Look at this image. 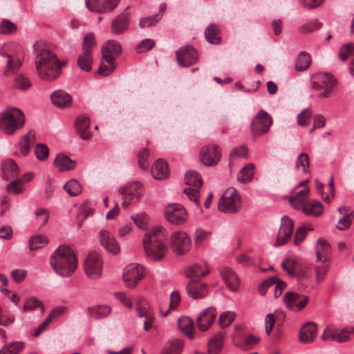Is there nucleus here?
<instances>
[{"label":"nucleus","mask_w":354,"mask_h":354,"mask_svg":"<svg viewBox=\"0 0 354 354\" xmlns=\"http://www.w3.org/2000/svg\"><path fill=\"white\" fill-rule=\"evenodd\" d=\"M35 68L38 76L45 81H53L62 72V68L66 62L58 60L56 55L48 49L37 50L35 55Z\"/></svg>","instance_id":"1"},{"label":"nucleus","mask_w":354,"mask_h":354,"mask_svg":"<svg viewBox=\"0 0 354 354\" xmlns=\"http://www.w3.org/2000/svg\"><path fill=\"white\" fill-rule=\"evenodd\" d=\"M54 271L62 277L72 275L77 269V259L73 250L68 246L58 247L50 259Z\"/></svg>","instance_id":"2"},{"label":"nucleus","mask_w":354,"mask_h":354,"mask_svg":"<svg viewBox=\"0 0 354 354\" xmlns=\"http://www.w3.org/2000/svg\"><path fill=\"white\" fill-rule=\"evenodd\" d=\"M24 123L25 116L19 109L10 108L0 115V129H3L8 134H12L21 128Z\"/></svg>","instance_id":"3"},{"label":"nucleus","mask_w":354,"mask_h":354,"mask_svg":"<svg viewBox=\"0 0 354 354\" xmlns=\"http://www.w3.org/2000/svg\"><path fill=\"white\" fill-rule=\"evenodd\" d=\"M95 37L92 32L86 35L82 44V52L78 56L77 65L84 71H90L93 65V48L95 46Z\"/></svg>","instance_id":"4"},{"label":"nucleus","mask_w":354,"mask_h":354,"mask_svg":"<svg viewBox=\"0 0 354 354\" xmlns=\"http://www.w3.org/2000/svg\"><path fill=\"white\" fill-rule=\"evenodd\" d=\"M218 207L223 212H237L241 208V198L237 190L234 187L227 189L218 202Z\"/></svg>","instance_id":"5"},{"label":"nucleus","mask_w":354,"mask_h":354,"mask_svg":"<svg viewBox=\"0 0 354 354\" xmlns=\"http://www.w3.org/2000/svg\"><path fill=\"white\" fill-rule=\"evenodd\" d=\"M185 183L189 187L185 188L183 192L190 201L199 206V189L203 183L201 176L196 171H188L185 175Z\"/></svg>","instance_id":"6"},{"label":"nucleus","mask_w":354,"mask_h":354,"mask_svg":"<svg viewBox=\"0 0 354 354\" xmlns=\"http://www.w3.org/2000/svg\"><path fill=\"white\" fill-rule=\"evenodd\" d=\"M142 185L138 181L121 187L119 193L122 196V207L126 208L129 205L139 201L142 195Z\"/></svg>","instance_id":"7"},{"label":"nucleus","mask_w":354,"mask_h":354,"mask_svg":"<svg viewBox=\"0 0 354 354\" xmlns=\"http://www.w3.org/2000/svg\"><path fill=\"white\" fill-rule=\"evenodd\" d=\"M12 44H4L0 48V55L7 58L6 68L3 72L5 76H10L16 73L21 66L24 59L17 55L12 54Z\"/></svg>","instance_id":"8"},{"label":"nucleus","mask_w":354,"mask_h":354,"mask_svg":"<svg viewBox=\"0 0 354 354\" xmlns=\"http://www.w3.org/2000/svg\"><path fill=\"white\" fill-rule=\"evenodd\" d=\"M165 217L172 225L180 226L188 221L186 209L180 204H169L165 209Z\"/></svg>","instance_id":"9"},{"label":"nucleus","mask_w":354,"mask_h":354,"mask_svg":"<svg viewBox=\"0 0 354 354\" xmlns=\"http://www.w3.org/2000/svg\"><path fill=\"white\" fill-rule=\"evenodd\" d=\"M170 241L173 251L178 255L185 254L191 249V239L185 232H174L170 236Z\"/></svg>","instance_id":"10"},{"label":"nucleus","mask_w":354,"mask_h":354,"mask_svg":"<svg viewBox=\"0 0 354 354\" xmlns=\"http://www.w3.org/2000/svg\"><path fill=\"white\" fill-rule=\"evenodd\" d=\"M272 123L271 116L263 110H261L251 122V131L254 137L266 133Z\"/></svg>","instance_id":"11"},{"label":"nucleus","mask_w":354,"mask_h":354,"mask_svg":"<svg viewBox=\"0 0 354 354\" xmlns=\"http://www.w3.org/2000/svg\"><path fill=\"white\" fill-rule=\"evenodd\" d=\"M102 262L100 255L96 252H91L84 261V270L86 275L93 279L99 278L102 274Z\"/></svg>","instance_id":"12"},{"label":"nucleus","mask_w":354,"mask_h":354,"mask_svg":"<svg viewBox=\"0 0 354 354\" xmlns=\"http://www.w3.org/2000/svg\"><path fill=\"white\" fill-rule=\"evenodd\" d=\"M144 268L138 263L127 266L123 272V279L129 288L134 287L144 277Z\"/></svg>","instance_id":"13"},{"label":"nucleus","mask_w":354,"mask_h":354,"mask_svg":"<svg viewBox=\"0 0 354 354\" xmlns=\"http://www.w3.org/2000/svg\"><path fill=\"white\" fill-rule=\"evenodd\" d=\"M293 228V221L287 216H283L278 235L274 242V246H279L286 243L291 237Z\"/></svg>","instance_id":"14"},{"label":"nucleus","mask_w":354,"mask_h":354,"mask_svg":"<svg viewBox=\"0 0 354 354\" xmlns=\"http://www.w3.org/2000/svg\"><path fill=\"white\" fill-rule=\"evenodd\" d=\"M169 234L166 229L156 226V261L164 258L169 250Z\"/></svg>","instance_id":"15"},{"label":"nucleus","mask_w":354,"mask_h":354,"mask_svg":"<svg viewBox=\"0 0 354 354\" xmlns=\"http://www.w3.org/2000/svg\"><path fill=\"white\" fill-rule=\"evenodd\" d=\"M98 239L101 245L108 252L113 254H118L120 253V245L109 231L106 230H100L99 232Z\"/></svg>","instance_id":"16"},{"label":"nucleus","mask_w":354,"mask_h":354,"mask_svg":"<svg viewBox=\"0 0 354 354\" xmlns=\"http://www.w3.org/2000/svg\"><path fill=\"white\" fill-rule=\"evenodd\" d=\"M176 54L177 61L182 66L194 64L197 62L198 59L197 51L189 45L178 50L176 51Z\"/></svg>","instance_id":"17"},{"label":"nucleus","mask_w":354,"mask_h":354,"mask_svg":"<svg viewBox=\"0 0 354 354\" xmlns=\"http://www.w3.org/2000/svg\"><path fill=\"white\" fill-rule=\"evenodd\" d=\"M283 301L289 310H292L295 305L297 310H301L308 303L309 298L296 292H288L283 296Z\"/></svg>","instance_id":"18"},{"label":"nucleus","mask_w":354,"mask_h":354,"mask_svg":"<svg viewBox=\"0 0 354 354\" xmlns=\"http://www.w3.org/2000/svg\"><path fill=\"white\" fill-rule=\"evenodd\" d=\"M331 86H336L337 82L335 77L329 73H317L312 75L311 86L316 90H322Z\"/></svg>","instance_id":"19"},{"label":"nucleus","mask_w":354,"mask_h":354,"mask_svg":"<svg viewBox=\"0 0 354 354\" xmlns=\"http://www.w3.org/2000/svg\"><path fill=\"white\" fill-rule=\"evenodd\" d=\"M317 335V326L314 322H307L299 330V340L304 344L313 342Z\"/></svg>","instance_id":"20"},{"label":"nucleus","mask_w":354,"mask_h":354,"mask_svg":"<svg viewBox=\"0 0 354 354\" xmlns=\"http://www.w3.org/2000/svg\"><path fill=\"white\" fill-rule=\"evenodd\" d=\"M130 6H127L124 11L118 15L111 24L112 31L115 34H122L125 32L129 27Z\"/></svg>","instance_id":"21"},{"label":"nucleus","mask_w":354,"mask_h":354,"mask_svg":"<svg viewBox=\"0 0 354 354\" xmlns=\"http://www.w3.org/2000/svg\"><path fill=\"white\" fill-rule=\"evenodd\" d=\"M216 318V310L214 308H208L203 310L196 320L198 328L201 331L207 330Z\"/></svg>","instance_id":"22"},{"label":"nucleus","mask_w":354,"mask_h":354,"mask_svg":"<svg viewBox=\"0 0 354 354\" xmlns=\"http://www.w3.org/2000/svg\"><path fill=\"white\" fill-rule=\"evenodd\" d=\"M75 128L76 132L82 140H88L91 138L90 120L87 116L80 115L75 122Z\"/></svg>","instance_id":"23"},{"label":"nucleus","mask_w":354,"mask_h":354,"mask_svg":"<svg viewBox=\"0 0 354 354\" xmlns=\"http://www.w3.org/2000/svg\"><path fill=\"white\" fill-rule=\"evenodd\" d=\"M186 291L191 297L199 299L207 294L208 286L207 283L199 282L198 280H191L186 287Z\"/></svg>","instance_id":"24"},{"label":"nucleus","mask_w":354,"mask_h":354,"mask_svg":"<svg viewBox=\"0 0 354 354\" xmlns=\"http://www.w3.org/2000/svg\"><path fill=\"white\" fill-rule=\"evenodd\" d=\"M220 274L226 286L230 290L235 292L238 290L239 287V280L231 268L224 267L221 269Z\"/></svg>","instance_id":"25"},{"label":"nucleus","mask_w":354,"mask_h":354,"mask_svg":"<svg viewBox=\"0 0 354 354\" xmlns=\"http://www.w3.org/2000/svg\"><path fill=\"white\" fill-rule=\"evenodd\" d=\"M315 248L317 261L325 263L329 259L331 248L326 240L322 238L319 239L317 241Z\"/></svg>","instance_id":"26"},{"label":"nucleus","mask_w":354,"mask_h":354,"mask_svg":"<svg viewBox=\"0 0 354 354\" xmlns=\"http://www.w3.org/2000/svg\"><path fill=\"white\" fill-rule=\"evenodd\" d=\"M122 52V46L120 43L115 40L108 41L102 48L103 57H106L109 60L118 57Z\"/></svg>","instance_id":"27"},{"label":"nucleus","mask_w":354,"mask_h":354,"mask_svg":"<svg viewBox=\"0 0 354 354\" xmlns=\"http://www.w3.org/2000/svg\"><path fill=\"white\" fill-rule=\"evenodd\" d=\"M184 342L180 339H173L167 341L160 351V354H181Z\"/></svg>","instance_id":"28"},{"label":"nucleus","mask_w":354,"mask_h":354,"mask_svg":"<svg viewBox=\"0 0 354 354\" xmlns=\"http://www.w3.org/2000/svg\"><path fill=\"white\" fill-rule=\"evenodd\" d=\"M136 309L139 317H145L146 320L144 323L145 330H149L153 325V318L149 316L147 309V302L145 300H139L136 305Z\"/></svg>","instance_id":"29"},{"label":"nucleus","mask_w":354,"mask_h":354,"mask_svg":"<svg viewBox=\"0 0 354 354\" xmlns=\"http://www.w3.org/2000/svg\"><path fill=\"white\" fill-rule=\"evenodd\" d=\"M50 99L55 106L61 108L69 106L72 102L71 96L62 90L53 92L50 95Z\"/></svg>","instance_id":"30"},{"label":"nucleus","mask_w":354,"mask_h":354,"mask_svg":"<svg viewBox=\"0 0 354 354\" xmlns=\"http://www.w3.org/2000/svg\"><path fill=\"white\" fill-rule=\"evenodd\" d=\"M1 170L2 178L8 180L18 174L19 167L13 160L9 158L1 164Z\"/></svg>","instance_id":"31"},{"label":"nucleus","mask_w":354,"mask_h":354,"mask_svg":"<svg viewBox=\"0 0 354 354\" xmlns=\"http://www.w3.org/2000/svg\"><path fill=\"white\" fill-rule=\"evenodd\" d=\"M179 330L189 339L194 337V324L188 317H181L178 320Z\"/></svg>","instance_id":"32"},{"label":"nucleus","mask_w":354,"mask_h":354,"mask_svg":"<svg viewBox=\"0 0 354 354\" xmlns=\"http://www.w3.org/2000/svg\"><path fill=\"white\" fill-rule=\"evenodd\" d=\"M155 236V229H151L147 232L142 239L143 247L145 249V254L152 261L155 260V251L153 249V245L152 239Z\"/></svg>","instance_id":"33"},{"label":"nucleus","mask_w":354,"mask_h":354,"mask_svg":"<svg viewBox=\"0 0 354 354\" xmlns=\"http://www.w3.org/2000/svg\"><path fill=\"white\" fill-rule=\"evenodd\" d=\"M209 272L210 270L207 267L203 270L202 266L195 264L187 268L185 271V275L191 280H197L199 278L205 277Z\"/></svg>","instance_id":"34"},{"label":"nucleus","mask_w":354,"mask_h":354,"mask_svg":"<svg viewBox=\"0 0 354 354\" xmlns=\"http://www.w3.org/2000/svg\"><path fill=\"white\" fill-rule=\"evenodd\" d=\"M309 189L306 188L297 192L294 196L290 197L289 201L290 205L295 209H302L308 202Z\"/></svg>","instance_id":"35"},{"label":"nucleus","mask_w":354,"mask_h":354,"mask_svg":"<svg viewBox=\"0 0 354 354\" xmlns=\"http://www.w3.org/2000/svg\"><path fill=\"white\" fill-rule=\"evenodd\" d=\"M54 165L60 171L71 170L75 167L76 161L69 156H55Z\"/></svg>","instance_id":"36"},{"label":"nucleus","mask_w":354,"mask_h":354,"mask_svg":"<svg viewBox=\"0 0 354 354\" xmlns=\"http://www.w3.org/2000/svg\"><path fill=\"white\" fill-rule=\"evenodd\" d=\"M35 141V133L31 131L21 138L19 145L22 155H28L30 153V146L34 144Z\"/></svg>","instance_id":"37"},{"label":"nucleus","mask_w":354,"mask_h":354,"mask_svg":"<svg viewBox=\"0 0 354 354\" xmlns=\"http://www.w3.org/2000/svg\"><path fill=\"white\" fill-rule=\"evenodd\" d=\"M224 336L220 333L215 334L208 342L209 353L218 354L223 344Z\"/></svg>","instance_id":"38"},{"label":"nucleus","mask_w":354,"mask_h":354,"mask_svg":"<svg viewBox=\"0 0 354 354\" xmlns=\"http://www.w3.org/2000/svg\"><path fill=\"white\" fill-rule=\"evenodd\" d=\"M310 55L306 51L301 52L295 62V69L297 71H304L309 68L311 64Z\"/></svg>","instance_id":"39"},{"label":"nucleus","mask_w":354,"mask_h":354,"mask_svg":"<svg viewBox=\"0 0 354 354\" xmlns=\"http://www.w3.org/2000/svg\"><path fill=\"white\" fill-rule=\"evenodd\" d=\"M48 242V239L45 235L35 234L30 237L28 240V248L32 251L39 250L46 245Z\"/></svg>","instance_id":"40"},{"label":"nucleus","mask_w":354,"mask_h":354,"mask_svg":"<svg viewBox=\"0 0 354 354\" xmlns=\"http://www.w3.org/2000/svg\"><path fill=\"white\" fill-rule=\"evenodd\" d=\"M170 171L167 161L163 158L156 160V180H165L169 177Z\"/></svg>","instance_id":"41"},{"label":"nucleus","mask_w":354,"mask_h":354,"mask_svg":"<svg viewBox=\"0 0 354 354\" xmlns=\"http://www.w3.org/2000/svg\"><path fill=\"white\" fill-rule=\"evenodd\" d=\"M307 215L319 216L322 212V205L319 201H308L301 209Z\"/></svg>","instance_id":"42"},{"label":"nucleus","mask_w":354,"mask_h":354,"mask_svg":"<svg viewBox=\"0 0 354 354\" xmlns=\"http://www.w3.org/2000/svg\"><path fill=\"white\" fill-rule=\"evenodd\" d=\"M116 68V64L114 59L109 60L106 57H103L101 60L100 66L98 69L99 74L107 76L112 73Z\"/></svg>","instance_id":"43"},{"label":"nucleus","mask_w":354,"mask_h":354,"mask_svg":"<svg viewBox=\"0 0 354 354\" xmlns=\"http://www.w3.org/2000/svg\"><path fill=\"white\" fill-rule=\"evenodd\" d=\"M254 166L252 163L245 165L238 174L237 180L239 182L247 183L252 179Z\"/></svg>","instance_id":"44"},{"label":"nucleus","mask_w":354,"mask_h":354,"mask_svg":"<svg viewBox=\"0 0 354 354\" xmlns=\"http://www.w3.org/2000/svg\"><path fill=\"white\" fill-rule=\"evenodd\" d=\"M87 312L90 316L95 319H101L110 314L111 308L108 306L89 307Z\"/></svg>","instance_id":"45"},{"label":"nucleus","mask_w":354,"mask_h":354,"mask_svg":"<svg viewBox=\"0 0 354 354\" xmlns=\"http://www.w3.org/2000/svg\"><path fill=\"white\" fill-rule=\"evenodd\" d=\"M218 30L216 25L209 24L205 31V36L207 41L211 44H218L221 41V38L218 36Z\"/></svg>","instance_id":"46"},{"label":"nucleus","mask_w":354,"mask_h":354,"mask_svg":"<svg viewBox=\"0 0 354 354\" xmlns=\"http://www.w3.org/2000/svg\"><path fill=\"white\" fill-rule=\"evenodd\" d=\"M32 83L30 79L24 74H17L14 80L13 86L19 90L26 91L30 88Z\"/></svg>","instance_id":"47"},{"label":"nucleus","mask_w":354,"mask_h":354,"mask_svg":"<svg viewBox=\"0 0 354 354\" xmlns=\"http://www.w3.org/2000/svg\"><path fill=\"white\" fill-rule=\"evenodd\" d=\"M64 189L71 196H77L82 191V185L77 180H76L75 179H71V180H68L64 185Z\"/></svg>","instance_id":"48"},{"label":"nucleus","mask_w":354,"mask_h":354,"mask_svg":"<svg viewBox=\"0 0 354 354\" xmlns=\"http://www.w3.org/2000/svg\"><path fill=\"white\" fill-rule=\"evenodd\" d=\"M281 267L289 275L295 277L297 274L299 265L296 260L288 258L281 263Z\"/></svg>","instance_id":"49"},{"label":"nucleus","mask_w":354,"mask_h":354,"mask_svg":"<svg viewBox=\"0 0 354 354\" xmlns=\"http://www.w3.org/2000/svg\"><path fill=\"white\" fill-rule=\"evenodd\" d=\"M180 297L178 291H173L170 295V303L169 308L165 312L162 311V305L159 306V311L162 317H166L170 312L171 310H174L177 308L180 301Z\"/></svg>","instance_id":"50"},{"label":"nucleus","mask_w":354,"mask_h":354,"mask_svg":"<svg viewBox=\"0 0 354 354\" xmlns=\"http://www.w3.org/2000/svg\"><path fill=\"white\" fill-rule=\"evenodd\" d=\"M24 348L21 342H14L4 346L0 350V354H18Z\"/></svg>","instance_id":"51"},{"label":"nucleus","mask_w":354,"mask_h":354,"mask_svg":"<svg viewBox=\"0 0 354 354\" xmlns=\"http://www.w3.org/2000/svg\"><path fill=\"white\" fill-rule=\"evenodd\" d=\"M7 192L11 194H19L23 192V180L17 179L8 184L6 187Z\"/></svg>","instance_id":"52"},{"label":"nucleus","mask_w":354,"mask_h":354,"mask_svg":"<svg viewBox=\"0 0 354 354\" xmlns=\"http://www.w3.org/2000/svg\"><path fill=\"white\" fill-rule=\"evenodd\" d=\"M17 30V26L10 20L4 19L0 23V33L3 35L11 34Z\"/></svg>","instance_id":"53"},{"label":"nucleus","mask_w":354,"mask_h":354,"mask_svg":"<svg viewBox=\"0 0 354 354\" xmlns=\"http://www.w3.org/2000/svg\"><path fill=\"white\" fill-rule=\"evenodd\" d=\"M320 27V24L317 20H314L301 26L299 28V32L303 35L308 34L319 29Z\"/></svg>","instance_id":"54"},{"label":"nucleus","mask_w":354,"mask_h":354,"mask_svg":"<svg viewBox=\"0 0 354 354\" xmlns=\"http://www.w3.org/2000/svg\"><path fill=\"white\" fill-rule=\"evenodd\" d=\"M311 115L312 111L310 109L306 108L304 109L297 115V121L298 124L302 127L307 126L310 122Z\"/></svg>","instance_id":"55"},{"label":"nucleus","mask_w":354,"mask_h":354,"mask_svg":"<svg viewBox=\"0 0 354 354\" xmlns=\"http://www.w3.org/2000/svg\"><path fill=\"white\" fill-rule=\"evenodd\" d=\"M354 328L351 330L344 328L339 333L337 330L335 329V335L333 337V341L337 342H344L349 339V335L353 333Z\"/></svg>","instance_id":"56"},{"label":"nucleus","mask_w":354,"mask_h":354,"mask_svg":"<svg viewBox=\"0 0 354 354\" xmlns=\"http://www.w3.org/2000/svg\"><path fill=\"white\" fill-rule=\"evenodd\" d=\"M135 225L140 229H145L148 224V216L146 214L142 213L131 216Z\"/></svg>","instance_id":"57"},{"label":"nucleus","mask_w":354,"mask_h":354,"mask_svg":"<svg viewBox=\"0 0 354 354\" xmlns=\"http://www.w3.org/2000/svg\"><path fill=\"white\" fill-rule=\"evenodd\" d=\"M310 165L309 156H297L295 161V167L297 169L300 168L304 174H308V167Z\"/></svg>","instance_id":"58"},{"label":"nucleus","mask_w":354,"mask_h":354,"mask_svg":"<svg viewBox=\"0 0 354 354\" xmlns=\"http://www.w3.org/2000/svg\"><path fill=\"white\" fill-rule=\"evenodd\" d=\"M221 149L215 144H209L201 149L199 155H221Z\"/></svg>","instance_id":"59"},{"label":"nucleus","mask_w":354,"mask_h":354,"mask_svg":"<svg viewBox=\"0 0 354 354\" xmlns=\"http://www.w3.org/2000/svg\"><path fill=\"white\" fill-rule=\"evenodd\" d=\"M235 314L232 312H225L222 313L219 317V324L221 328H224L227 327L234 321Z\"/></svg>","instance_id":"60"},{"label":"nucleus","mask_w":354,"mask_h":354,"mask_svg":"<svg viewBox=\"0 0 354 354\" xmlns=\"http://www.w3.org/2000/svg\"><path fill=\"white\" fill-rule=\"evenodd\" d=\"M154 46V42L152 39H145L140 41L135 48L137 53H143L151 50Z\"/></svg>","instance_id":"61"},{"label":"nucleus","mask_w":354,"mask_h":354,"mask_svg":"<svg viewBox=\"0 0 354 354\" xmlns=\"http://www.w3.org/2000/svg\"><path fill=\"white\" fill-rule=\"evenodd\" d=\"M40 306L41 310H43V306L41 302L38 300L36 297H32L28 299L24 305L23 310H33L36 308Z\"/></svg>","instance_id":"62"},{"label":"nucleus","mask_w":354,"mask_h":354,"mask_svg":"<svg viewBox=\"0 0 354 354\" xmlns=\"http://www.w3.org/2000/svg\"><path fill=\"white\" fill-rule=\"evenodd\" d=\"M353 220L352 213L349 212L341 218L337 224V228L340 230H344L349 227Z\"/></svg>","instance_id":"63"},{"label":"nucleus","mask_w":354,"mask_h":354,"mask_svg":"<svg viewBox=\"0 0 354 354\" xmlns=\"http://www.w3.org/2000/svg\"><path fill=\"white\" fill-rule=\"evenodd\" d=\"M86 6L91 12L104 13L102 11V3L100 0H86Z\"/></svg>","instance_id":"64"}]
</instances>
